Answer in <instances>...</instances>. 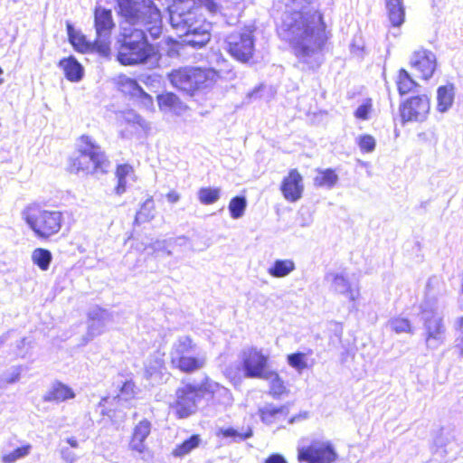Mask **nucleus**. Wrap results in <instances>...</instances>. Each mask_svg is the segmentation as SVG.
I'll list each match as a JSON object with an SVG mask.
<instances>
[{
    "label": "nucleus",
    "mask_w": 463,
    "mask_h": 463,
    "mask_svg": "<svg viewBox=\"0 0 463 463\" xmlns=\"http://www.w3.org/2000/svg\"><path fill=\"white\" fill-rule=\"evenodd\" d=\"M278 8L282 12L278 23L280 38L290 44L299 62L307 69L318 68L327 39L322 15L306 0H283Z\"/></svg>",
    "instance_id": "nucleus-1"
},
{
    "label": "nucleus",
    "mask_w": 463,
    "mask_h": 463,
    "mask_svg": "<svg viewBox=\"0 0 463 463\" xmlns=\"http://www.w3.org/2000/svg\"><path fill=\"white\" fill-rule=\"evenodd\" d=\"M120 16V38L118 61L123 65L146 63L156 56L154 47L147 42L145 29L153 39L162 33L159 9L152 0H116Z\"/></svg>",
    "instance_id": "nucleus-2"
},
{
    "label": "nucleus",
    "mask_w": 463,
    "mask_h": 463,
    "mask_svg": "<svg viewBox=\"0 0 463 463\" xmlns=\"http://www.w3.org/2000/svg\"><path fill=\"white\" fill-rule=\"evenodd\" d=\"M194 0H175L169 6L170 24L183 42L194 48L203 47L211 38V24L198 14Z\"/></svg>",
    "instance_id": "nucleus-3"
},
{
    "label": "nucleus",
    "mask_w": 463,
    "mask_h": 463,
    "mask_svg": "<svg viewBox=\"0 0 463 463\" xmlns=\"http://www.w3.org/2000/svg\"><path fill=\"white\" fill-rule=\"evenodd\" d=\"M79 156L73 160L72 166L77 172L85 174L106 173L109 165L101 147L89 136H81L79 142Z\"/></svg>",
    "instance_id": "nucleus-4"
},
{
    "label": "nucleus",
    "mask_w": 463,
    "mask_h": 463,
    "mask_svg": "<svg viewBox=\"0 0 463 463\" xmlns=\"http://www.w3.org/2000/svg\"><path fill=\"white\" fill-rule=\"evenodd\" d=\"M420 308L426 347L430 350H436L446 340L447 330L443 322V316L439 311L437 302L434 300H425Z\"/></svg>",
    "instance_id": "nucleus-5"
},
{
    "label": "nucleus",
    "mask_w": 463,
    "mask_h": 463,
    "mask_svg": "<svg viewBox=\"0 0 463 463\" xmlns=\"http://www.w3.org/2000/svg\"><path fill=\"white\" fill-rule=\"evenodd\" d=\"M24 220L42 239H48L57 234L62 222V213L59 211H48L37 206H29L22 213Z\"/></svg>",
    "instance_id": "nucleus-6"
},
{
    "label": "nucleus",
    "mask_w": 463,
    "mask_h": 463,
    "mask_svg": "<svg viewBox=\"0 0 463 463\" xmlns=\"http://www.w3.org/2000/svg\"><path fill=\"white\" fill-rule=\"evenodd\" d=\"M215 72L200 68H180L169 74L170 82L176 89L193 95L197 90L209 88L215 80Z\"/></svg>",
    "instance_id": "nucleus-7"
},
{
    "label": "nucleus",
    "mask_w": 463,
    "mask_h": 463,
    "mask_svg": "<svg viewBox=\"0 0 463 463\" xmlns=\"http://www.w3.org/2000/svg\"><path fill=\"white\" fill-rule=\"evenodd\" d=\"M187 347H191L189 335H181L173 343L170 351L172 365L184 373H193L203 368L206 364V354L196 351L194 355L184 357L183 354Z\"/></svg>",
    "instance_id": "nucleus-8"
},
{
    "label": "nucleus",
    "mask_w": 463,
    "mask_h": 463,
    "mask_svg": "<svg viewBox=\"0 0 463 463\" xmlns=\"http://www.w3.org/2000/svg\"><path fill=\"white\" fill-rule=\"evenodd\" d=\"M203 386L186 384L175 392V401L171 403V410L179 419H185L197 411V403L202 397Z\"/></svg>",
    "instance_id": "nucleus-9"
},
{
    "label": "nucleus",
    "mask_w": 463,
    "mask_h": 463,
    "mask_svg": "<svg viewBox=\"0 0 463 463\" xmlns=\"http://www.w3.org/2000/svg\"><path fill=\"white\" fill-rule=\"evenodd\" d=\"M227 52L237 61L247 63L254 53V37L251 31L241 30L230 33L226 40Z\"/></svg>",
    "instance_id": "nucleus-10"
},
{
    "label": "nucleus",
    "mask_w": 463,
    "mask_h": 463,
    "mask_svg": "<svg viewBox=\"0 0 463 463\" xmlns=\"http://www.w3.org/2000/svg\"><path fill=\"white\" fill-rule=\"evenodd\" d=\"M337 458L333 445L327 440L314 439L298 448V459L307 463H334Z\"/></svg>",
    "instance_id": "nucleus-11"
},
{
    "label": "nucleus",
    "mask_w": 463,
    "mask_h": 463,
    "mask_svg": "<svg viewBox=\"0 0 463 463\" xmlns=\"http://www.w3.org/2000/svg\"><path fill=\"white\" fill-rule=\"evenodd\" d=\"M97 52L107 55L109 51V38L114 27L112 13L103 7H96L94 12Z\"/></svg>",
    "instance_id": "nucleus-12"
},
{
    "label": "nucleus",
    "mask_w": 463,
    "mask_h": 463,
    "mask_svg": "<svg viewBox=\"0 0 463 463\" xmlns=\"http://www.w3.org/2000/svg\"><path fill=\"white\" fill-rule=\"evenodd\" d=\"M430 109L429 97L419 95L407 99L401 106V117L404 121L423 122L427 119Z\"/></svg>",
    "instance_id": "nucleus-13"
},
{
    "label": "nucleus",
    "mask_w": 463,
    "mask_h": 463,
    "mask_svg": "<svg viewBox=\"0 0 463 463\" xmlns=\"http://www.w3.org/2000/svg\"><path fill=\"white\" fill-rule=\"evenodd\" d=\"M268 357L257 348H250L245 351L242 355V367L244 375L247 378H261L267 370H265Z\"/></svg>",
    "instance_id": "nucleus-14"
},
{
    "label": "nucleus",
    "mask_w": 463,
    "mask_h": 463,
    "mask_svg": "<svg viewBox=\"0 0 463 463\" xmlns=\"http://www.w3.org/2000/svg\"><path fill=\"white\" fill-rule=\"evenodd\" d=\"M411 66L416 70L423 80H429L432 77L436 67V55L426 49L415 51L410 60Z\"/></svg>",
    "instance_id": "nucleus-15"
},
{
    "label": "nucleus",
    "mask_w": 463,
    "mask_h": 463,
    "mask_svg": "<svg viewBox=\"0 0 463 463\" xmlns=\"http://www.w3.org/2000/svg\"><path fill=\"white\" fill-rule=\"evenodd\" d=\"M111 320V314L99 307H92L89 312L88 332L84 336V344L104 332L106 325Z\"/></svg>",
    "instance_id": "nucleus-16"
},
{
    "label": "nucleus",
    "mask_w": 463,
    "mask_h": 463,
    "mask_svg": "<svg viewBox=\"0 0 463 463\" xmlns=\"http://www.w3.org/2000/svg\"><path fill=\"white\" fill-rule=\"evenodd\" d=\"M325 279L329 283L330 290L354 301L359 296V290L353 288L349 279L343 272H328Z\"/></svg>",
    "instance_id": "nucleus-17"
},
{
    "label": "nucleus",
    "mask_w": 463,
    "mask_h": 463,
    "mask_svg": "<svg viewBox=\"0 0 463 463\" xmlns=\"http://www.w3.org/2000/svg\"><path fill=\"white\" fill-rule=\"evenodd\" d=\"M280 190L286 200L297 202L302 196L304 190L303 178L297 169L289 171L281 184Z\"/></svg>",
    "instance_id": "nucleus-18"
},
{
    "label": "nucleus",
    "mask_w": 463,
    "mask_h": 463,
    "mask_svg": "<svg viewBox=\"0 0 463 463\" xmlns=\"http://www.w3.org/2000/svg\"><path fill=\"white\" fill-rule=\"evenodd\" d=\"M152 424L148 420H140L133 429L132 437L129 442V449L139 454L144 453L146 449L145 443L149 436Z\"/></svg>",
    "instance_id": "nucleus-19"
},
{
    "label": "nucleus",
    "mask_w": 463,
    "mask_h": 463,
    "mask_svg": "<svg viewBox=\"0 0 463 463\" xmlns=\"http://www.w3.org/2000/svg\"><path fill=\"white\" fill-rule=\"evenodd\" d=\"M259 415L263 423L267 425L279 424L288 415L287 406H275L272 403H267L259 409Z\"/></svg>",
    "instance_id": "nucleus-20"
},
{
    "label": "nucleus",
    "mask_w": 463,
    "mask_h": 463,
    "mask_svg": "<svg viewBox=\"0 0 463 463\" xmlns=\"http://www.w3.org/2000/svg\"><path fill=\"white\" fill-rule=\"evenodd\" d=\"M75 397L74 391L61 382L56 381L52 383L49 390L43 397L44 402L60 403L71 400Z\"/></svg>",
    "instance_id": "nucleus-21"
},
{
    "label": "nucleus",
    "mask_w": 463,
    "mask_h": 463,
    "mask_svg": "<svg viewBox=\"0 0 463 463\" xmlns=\"http://www.w3.org/2000/svg\"><path fill=\"white\" fill-rule=\"evenodd\" d=\"M116 177L118 184L115 187V193L118 195L123 194L128 185L136 181L135 171L132 165L128 164L118 165L116 170Z\"/></svg>",
    "instance_id": "nucleus-22"
},
{
    "label": "nucleus",
    "mask_w": 463,
    "mask_h": 463,
    "mask_svg": "<svg viewBox=\"0 0 463 463\" xmlns=\"http://www.w3.org/2000/svg\"><path fill=\"white\" fill-rule=\"evenodd\" d=\"M59 67L62 69L64 75L70 81H80L83 77V67L72 56L60 61Z\"/></svg>",
    "instance_id": "nucleus-23"
},
{
    "label": "nucleus",
    "mask_w": 463,
    "mask_h": 463,
    "mask_svg": "<svg viewBox=\"0 0 463 463\" xmlns=\"http://www.w3.org/2000/svg\"><path fill=\"white\" fill-rule=\"evenodd\" d=\"M121 125L129 127V132L131 134L138 133L140 130L149 129V124L138 114L133 110L124 112L120 117Z\"/></svg>",
    "instance_id": "nucleus-24"
},
{
    "label": "nucleus",
    "mask_w": 463,
    "mask_h": 463,
    "mask_svg": "<svg viewBox=\"0 0 463 463\" xmlns=\"http://www.w3.org/2000/svg\"><path fill=\"white\" fill-rule=\"evenodd\" d=\"M454 97L452 84L439 87L437 90V110L440 113L447 112L453 105Z\"/></svg>",
    "instance_id": "nucleus-25"
},
{
    "label": "nucleus",
    "mask_w": 463,
    "mask_h": 463,
    "mask_svg": "<svg viewBox=\"0 0 463 463\" xmlns=\"http://www.w3.org/2000/svg\"><path fill=\"white\" fill-rule=\"evenodd\" d=\"M67 32L71 43L80 52L97 51L96 40L94 43L88 42L84 35L76 32L72 25L67 24Z\"/></svg>",
    "instance_id": "nucleus-26"
},
{
    "label": "nucleus",
    "mask_w": 463,
    "mask_h": 463,
    "mask_svg": "<svg viewBox=\"0 0 463 463\" xmlns=\"http://www.w3.org/2000/svg\"><path fill=\"white\" fill-rule=\"evenodd\" d=\"M388 17L392 26H401L405 18L404 6L402 0H385Z\"/></svg>",
    "instance_id": "nucleus-27"
},
{
    "label": "nucleus",
    "mask_w": 463,
    "mask_h": 463,
    "mask_svg": "<svg viewBox=\"0 0 463 463\" xmlns=\"http://www.w3.org/2000/svg\"><path fill=\"white\" fill-rule=\"evenodd\" d=\"M269 383V394L274 398H279L287 392V387L284 381L280 378L278 373L274 371H268L260 378Z\"/></svg>",
    "instance_id": "nucleus-28"
},
{
    "label": "nucleus",
    "mask_w": 463,
    "mask_h": 463,
    "mask_svg": "<svg viewBox=\"0 0 463 463\" xmlns=\"http://www.w3.org/2000/svg\"><path fill=\"white\" fill-rule=\"evenodd\" d=\"M292 260H277L268 269V273L273 278H284L295 269Z\"/></svg>",
    "instance_id": "nucleus-29"
},
{
    "label": "nucleus",
    "mask_w": 463,
    "mask_h": 463,
    "mask_svg": "<svg viewBox=\"0 0 463 463\" xmlns=\"http://www.w3.org/2000/svg\"><path fill=\"white\" fill-rule=\"evenodd\" d=\"M186 244L187 239L185 237H178L175 239L156 241L151 244V248L155 252L162 251L165 252L167 256H171L172 249H174L175 246H183Z\"/></svg>",
    "instance_id": "nucleus-30"
},
{
    "label": "nucleus",
    "mask_w": 463,
    "mask_h": 463,
    "mask_svg": "<svg viewBox=\"0 0 463 463\" xmlns=\"http://www.w3.org/2000/svg\"><path fill=\"white\" fill-rule=\"evenodd\" d=\"M119 85L122 88V91L129 93L132 96L144 97L146 99H148L149 102H152L151 97L144 91L136 80L123 76L119 79Z\"/></svg>",
    "instance_id": "nucleus-31"
},
{
    "label": "nucleus",
    "mask_w": 463,
    "mask_h": 463,
    "mask_svg": "<svg viewBox=\"0 0 463 463\" xmlns=\"http://www.w3.org/2000/svg\"><path fill=\"white\" fill-rule=\"evenodd\" d=\"M338 181V175L333 169L317 170L314 184L318 187L332 188Z\"/></svg>",
    "instance_id": "nucleus-32"
},
{
    "label": "nucleus",
    "mask_w": 463,
    "mask_h": 463,
    "mask_svg": "<svg viewBox=\"0 0 463 463\" xmlns=\"http://www.w3.org/2000/svg\"><path fill=\"white\" fill-rule=\"evenodd\" d=\"M396 84L401 95H405L418 86L407 71L401 69L398 72Z\"/></svg>",
    "instance_id": "nucleus-33"
},
{
    "label": "nucleus",
    "mask_w": 463,
    "mask_h": 463,
    "mask_svg": "<svg viewBox=\"0 0 463 463\" xmlns=\"http://www.w3.org/2000/svg\"><path fill=\"white\" fill-rule=\"evenodd\" d=\"M221 193L222 190L219 187H202L197 192V197L202 204L209 205L220 199Z\"/></svg>",
    "instance_id": "nucleus-34"
},
{
    "label": "nucleus",
    "mask_w": 463,
    "mask_h": 463,
    "mask_svg": "<svg viewBox=\"0 0 463 463\" xmlns=\"http://www.w3.org/2000/svg\"><path fill=\"white\" fill-rule=\"evenodd\" d=\"M52 253L45 249H35L32 253V260L33 264L37 265L42 270H47L52 261Z\"/></svg>",
    "instance_id": "nucleus-35"
},
{
    "label": "nucleus",
    "mask_w": 463,
    "mask_h": 463,
    "mask_svg": "<svg viewBox=\"0 0 463 463\" xmlns=\"http://www.w3.org/2000/svg\"><path fill=\"white\" fill-rule=\"evenodd\" d=\"M201 442L199 435H193L188 439L178 445L173 451L175 457H184L197 448Z\"/></svg>",
    "instance_id": "nucleus-36"
},
{
    "label": "nucleus",
    "mask_w": 463,
    "mask_h": 463,
    "mask_svg": "<svg viewBox=\"0 0 463 463\" xmlns=\"http://www.w3.org/2000/svg\"><path fill=\"white\" fill-rule=\"evenodd\" d=\"M247 207V201L244 196H235L229 203V211L232 218L239 219L243 216Z\"/></svg>",
    "instance_id": "nucleus-37"
},
{
    "label": "nucleus",
    "mask_w": 463,
    "mask_h": 463,
    "mask_svg": "<svg viewBox=\"0 0 463 463\" xmlns=\"http://www.w3.org/2000/svg\"><path fill=\"white\" fill-rule=\"evenodd\" d=\"M31 450H32V446L30 444H26L24 446L17 448L9 453L4 454L2 456V462L3 463H14L17 460L27 457L31 453Z\"/></svg>",
    "instance_id": "nucleus-38"
},
{
    "label": "nucleus",
    "mask_w": 463,
    "mask_h": 463,
    "mask_svg": "<svg viewBox=\"0 0 463 463\" xmlns=\"http://www.w3.org/2000/svg\"><path fill=\"white\" fill-rule=\"evenodd\" d=\"M154 210V202L152 199H147L142 204L140 210L137 213L136 222H148L154 217L153 214Z\"/></svg>",
    "instance_id": "nucleus-39"
},
{
    "label": "nucleus",
    "mask_w": 463,
    "mask_h": 463,
    "mask_svg": "<svg viewBox=\"0 0 463 463\" xmlns=\"http://www.w3.org/2000/svg\"><path fill=\"white\" fill-rule=\"evenodd\" d=\"M388 326L397 334L412 333L411 323L406 318L394 317L388 322Z\"/></svg>",
    "instance_id": "nucleus-40"
},
{
    "label": "nucleus",
    "mask_w": 463,
    "mask_h": 463,
    "mask_svg": "<svg viewBox=\"0 0 463 463\" xmlns=\"http://www.w3.org/2000/svg\"><path fill=\"white\" fill-rule=\"evenodd\" d=\"M287 360L288 364L298 372L307 367L306 354L304 353L298 352L288 354Z\"/></svg>",
    "instance_id": "nucleus-41"
},
{
    "label": "nucleus",
    "mask_w": 463,
    "mask_h": 463,
    "mask_svg": "<svg viewBox=\"0 0 463 463\" xmlns=\"http://www.w3.org/2000/svg\"><path fill=\"white\" fill-rule=\"evenodd\" d=\"M453 347L458 355L463 357V317H459L456 323V338Z\"/></svg>",
    "instance_id": "nucleus-42"
},
{
    "label": "nucleus",
    "mask_w": 463,
    "mask_h": 463,
    "mask_svg": "<svg viewBox=\"0 0 463 463\" xmlns=\"http://www.w3.org/2000/svg\"><path fill=\"white\" fill-rule=\"evenodd\" d=\"M158 105L161 109H172L178 103V98L173 93H166L157 97Z\"/></svg>",
    "instance_id": "nucleus-43"
},
{
    "label": "nucleus",
    "mask_w": 463,
    "mask_h": 463,
    "mask_svg": "<svg viewBox=\"0 0 463 463\" xmlns=\"http://www.w3.org/2000/svg\"><path fill=\"white\" fill-rule=\"evenodd\" d=\"M221 433L225 438H232L234 440H245L252 436V430L248 429L246 432H240L233 428L222 429Z\"/></svg>",
    "instance_id": "nucleus-44"
},
{
    "label": "nucleus",
    "mask_w": 463,
    "mask_h": 463,
    "mask_svg": "<svg viewBox=\"0 0 463 463\" xmlns=\"http://www.w3.org/2000/svg\"><path fill=\"white\" fill-rule=\"evenodd\" d=\"M163 367V360L159 357H151L145 364V373L146 378L152 377Z\"/></svg>",
    "instance_id": "nucleus-45"
},
{
    "label": "nucleus",
    "mask_w": 463,
    "mask_h": 463,
    "mask_svg": "<svg viewBox=\"0 0 463 463\" xmlns=\"http://www.w3.org/2000/svg\"><path fill=\"white\" fill-rule=\"evenodd\" d=\"M357 144L361 151L364 153H371L375 148V139L371 135H362L358 137Z\"/></svg>",
    "instance_id": "nucleus-46"
},
{
    "label": "nucleus",
    "mask_w": 463,
    "mask_h": 463,
    "mask_svg": "<svg viewBox=\"0 0 463 463\" xmlns=\"http://www.w3.org/2000/svg\"><path fill=\"white\" fill-rule=\"evenodd\" d=\"M203 388L213 393L217 392L220 395L223 396L227 402H230L232 400V394L230 391L223 386H220L216 383H207L203 385Z\"/></svg>",
    "instance_id": "nucleus-47"
},
{
    "label": "nucleus",
    "mask_w": 463,
    "mask_h": 463,
    "mask_svg": "<svg viewBox=\"0 0 463 463\" xmlns=\"http://www.w3.org/2000/svg\"><path fill=\"white\" fill-rule=\"evenodd\" d=\"M21 374L20 367L13 368L10 373H5L0 376V387H3L2 383H14L19 381Z\"/></svg>",
    "instance_id": "nucleus-48"
},
{
    "label": "nucleus",
    "mask_w": 463,
    "mask_h": 463,
    "mask_svg": "<svg viewBox=\"0 0 463 463\" xmlns=\"http://www.w3.org/2000/svg\"><path fill=\"white\" fill-rule=\"evenodd\" d=\"M136 394V385L132 381H127L124 383L120 389L119 397L125 400L131 399Z\"/></svg>",
    "instance_id": "nucleus-49"
},
{
    "label": "nucleus",
    "mask_w": 463,
    "mask_h": 463,
    "mask_svg": "<svg viewBox=\"0 0 463 463\" xmlns=\"http://www.w3.org/2000/svg\"><path fill=\"white\" fill-rule=\"evenodd\" d=\"M371 108H372L371 100L367 99L366 101H364L362 105H360L356 109V110L354 112L355 118L362 119V120L367 119L368 115L371 111Z\"/></svg>",
    "instance_id": "nucleus-50"
},
{
    "label": "nucleus",
    "mask_w": 463,
    "mask_h": 463,
    "mask_svg": "<svg viewBox=\"0 0 463 463\" xmlns=\"http://www.w3.org/2000/svg\"><path fill=\"white\" fill-rule=\"evenodd\" d=\"M61 457L65 463H75L78 460L77 455L69 448L61 449Z\"/></svg>",
    "instance_id": "nucleus-51"
},
{
    "label": "nucleus",
    "mask_w": 463,
    "mask_h": 463,
    "mask_svg": "<svg viewBox=\"0 0 463 463\" xmlns=\"http://www.w3.org/2000/svg\"><path fill=\"white\" fill-rule=\"evenodd\" d=\"M201 5H203L210 13H216L219 5L215 0H199Z\"/></svg>",
    "instance_id": "nucleus-52"
},
{
    "label": "nucleus",
    "mask_w": 463,
    "mask_h": 463,
    "mask_svg": "<svg viewBox=\"0 0 463 463\" xmlns=\"http://www.w3.org/2000/svg\"><path fill=\"white\" fill-rule=\"evenodd\" d=\"M264 463H288V461L281 454L273 453L265 459Z\"/></svg>",
    "instance_id": "nucleus-53"
},
{
    "label": "nucleus",
    "mask_w": 463,
    "mask_h": 463,
    "mask_svg": "<svg viewBox=\"0 0 463 463\" xmlns=\"http://www.w3.org/2000/svg\"><path fill=\"white\" fill-rule=\"evenodd\" d=\"M307 418H308V412L307 411H303V412L298 413V415H295V416L291 417L288 420V423L289 424H293L295 422L305 420Z\"/></svg>",
    "instance_id": "nucleus-54"
},
{
    "label": "nucleus",
    "mask_w": 463,
    "mask_h": 463,
    "mask_svg": "<svg viewBox=\"0 0 463 463\" xmlns=\"http://www.w3.org/2000/svg\"><path fill=\"white\" fill-rule=\"evenodd\" d=\"M197 349H198L197 345L191 338V347H187V350L185 352H184L183 356H184V357L192 356L194 354V353H196Z\"/></svg>",
    "instance_id": "nucleus-55"
},
{
    "label": "nucleus",
    "mask_w": 463,
    "mask_h": 463,
    "mask_svg": "<svg viewBox=\"0 0 463 463\" xmlns=\"http://www.w3.org/2000/svg\"><path fill=\"white\" fill-rule=\"evenodd\" d=\"M166 198L169 203H175L179 201L180 195L175 191H171L166 194Z\"/></svg>",
    "instance_id": "nucleus-56"
},
{
    "label": "nucleus",
    "mask_w": 463,
    "mask_h": 463,
    "mask_svg": "<svg viewBox=\"0 0 463 463\" xmlns=\"http://www.w3.org/2000/svg\"><path fill=\"white\" fill-rule=\"evenodd\" d=\"M67 443L71 447V448H78L79 447V442L78 440L74 438V437H70L66 439Z\"/></svg>",
    "instance_id": "nucleus-57"
},
{
    "label": "nucleus",
    "mask_w": 463,
    "mask_h": 463,
    "mask_svg": "<svg viewBox=\"0 0 463 463\" xmlns=\"http://www.w3.org/2000/svg\"><path fill=\"white\" fill-rule=\"evenodd\" d=\"M5 341V338L4 337H0V345L4 343Z\"/></svg>",
    "instance_id": "nucleus-58"
}]
</instances>
